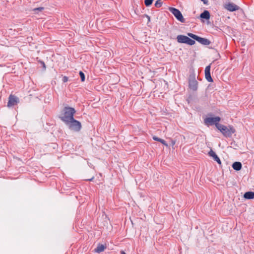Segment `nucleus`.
I'll return each instance as SVG.
<instances>
[{
	"instance_id": "b1692460",
	"label": "nucleus",
	"mask_w": 254,
	"mask_h": 254,
	"mask_svg": "<svg viewBox=\"0 0 254 254\" xmlns=\"http://www.w3.org/2000/svg\"><path fill=\"white\" fill-rule=\"evenodd\" d=\"M160 140H161V141H160V142H161V143H162L163 145H165L166 146H168V144L166 143L165 140H164L163 139H161Z\"/></svg>"
},
{
	"instance_id": "393cba45",
	"label": "nucleus",
	"mask_w": 254,
	"mask_h": 254,
	"mask_svg": "<svg viewBox=\"0 0 254 254\" xmlns=\"http://www.w3.org/2000/svg\"><path fill=\"white\" fill-rule=\"evenodd\" d=\"M68 78L67 76H65L63 78V81L64 82H66L68 81Z\"/></svg>"
},
{
	"instance_id": "0eeeda50",
	"label": "nucleus",
	"mask_w": 254,
	"mask_h": 254,
	"mask_svg": "<svg viewBox=\"0 0 254 254\" xmlns=\"http://www.w3.org/2000/svg\"><path fill=\"white\" fill-rule=\"evenodd\" d=\"M19 102V98L16 96L10 95L8 98L7 107H11L16 105Z\"/></svg>"
},
{
	"instance_id": "7ed1b4c3",
	"label": "nucleus",
	"mask_w": 254,
	"mask_h": 254,
	"mask_svg": "<svg viewBox=\"0 0 254 254\" xmlns=\"http://www.w3.org/2000/svg\"><path fill=\"white\" fill-rule=\"evenodd\" d=\"M217 129H219L225 137H230L232 136V134L235 132V128L231 126L227 127L220 124L218 125Z\"/></svg>"
},
{
	"instance_id": "20e7f679",
	"label": "nucleus",
	"mask_w": 254,
	"mask_h": 254,
	"mask_svg": "<svg viewBox=\"0 0 254 254\" xmlns=\"http://www.w3.org/2000/svg\"><path fill=\"white\" fill-rule=\"evenodd\" d=\"M65 124L68 126L70 129L75 131H79L81 128V123L74 118L73 120H70V122L66 123Z\"/></svg>"
},
{
	"instance_id": "f3484780",
	"label": "nucleus",
	"mask_w": 254,
	"mask_h": 254,
	"mask_svg": "<svg viewBox=\"0 0 254 254\" xmlns=\"http://www.w3.org/2000/svg\"><path fill=\"white\" fill-rule=\"evenodd\" d=\"M186 44L191 46L195 44V41L188 37Z\"/></svg>"
},
{
	"instance_id": "39448f33",
	"label": "nucleus",
	"mask_w": 254,
	"mask_h": 254,
	"mask_svg": "<svg viewBox=\"0 0 254 254\" xmlns=\"http://www.w3.org/2000/svg\"><path fill=\"white\" fill-rule=\"evenodd\" d=\"M169 10L173 14L176 19L180 22L184 23L185 22V19L184 18L181 11L174 7H169Z\"/></svg>"
},
{
	"instance_id": "412c9836",
	"label": "nucleus",
	"mask_w": 254,
	"mask_h": 254,
	"mask_svg": "<svg viewBox=\"0 0 254 254\" xmlns=\"http://www.w3.org/2000/svg\"><path fill=\"white\" fill-rule=\"evenodd\" d=\"M79 75H80V77L81 78V81H84L85 77V75H84V73L82 71H80L79 72Z\"/></svg>"
},
{
	"instance_id": "c85d7f7f",
	"label": "nucleus",
	"mask_w": 254,
	"mask_h": 254,
	"mask_svg": "<svg viewBox=\"0 0 254 254\" xmlns=\"http://www.w3.org/2000/svg\"><path fill=\"white\" fill-rule=\"evenodd\" d=\"M120 254H126V253L123 251H121Z\"/></svg>"
},
{
	"instance_id": "cd10ccee",
	"label": "nucleus",
	"mask_w": 254,
	"mask_h": 254,
	"mask_svg": "<svg viewBox=\"0 0 254 254\" xmlns=\"http://www.w3.org/2000/svg\"><path fill=\"white\" fill-rule=\"evenodd\" d=\"M146 17L148 18V21H150V17L148 15H146Z\"/></svg>"
},
{
	"instance_id": "f257e3e1",
	"label": "nucleus",
	"mask_w": 254,
	"mask_h": 254,
	"mask_svg": "<svg viewBox=\"0 0 254 254\" xmlns=\"http://www.w3.org/2000/svg\"><path fill=\"white\" fill-rule=\"evenodd\" d=\"M75 112V110L73 108L65 107L63 110V113L60 118L65 124L70 122V120H73V116Z\"/></svg>"
},
{
	"instance_id": "4be33fe9",
	"label": "nucleus",
	"mask_w": 254,
	"mask_h": 254,
	"mask_svg": "<svg viewBox=\"0 0 254 254\" xmlns=\"http://www.w3.org/2000/svg\"><path fill=\"white\" fill-rule=\"evenodd\" d=\"M44 9V7H39L37 8H35L33 9V11L36 12L37 11H41Z\"/></svg>"
},
{
	"instance_id": "423d86ee",
	"label": "nucleus",
	"mask_w": 254,
	"mask_h": 254,
	"mask_svg": "<svg viewBox=\"0 0 254 254\" xmlns=\"http://www.w3.org/2000/svg\"><path fill=\"white\" fill-rule=\"evenodd\" d=\"M221 118L219 117H207L204 120V123L207 125H215L217 128L218 127V125H220L219 122Z\"/></svg>"
},
{
	"instance_id": "ddd939ff",
	"label": "nucleus",
	"mask_w": 254,
	"mask_h": 254,
	"mask_svg": "<svg viewBox=\"0 0 254 254\" xmlns=\"http://www.w3.org/2000/svg\"><path fill=\"white\" fill-rule=\"evenodd\" d=\"M245 198L247 199H251L254 198V192L248 191L245 193L244 195Z\"/></svg>"
},
{
	"instance_id": "9b49d317",
	"label": "nucleus",
	"mask_w": 254,
	"mask_h": 254,
	"mask_svg": "<svg viewBox=\"0 0 254 254\" xmlns=\"http://www.w3.org/2000/svg\"><path fill=\"white\" fill-rule=\"evenodd\" d=\"M188 39V37L183 35H179L177 37V41L179 43L186 44Z\"/></svg>"
},
{
	"instance_id": "c756f323",
	"label": "nucleus",
	"mask_w": 254,
	"mask_h": 254,
	"mask_svg": "<svg viewBox=\"0 0 254 254\" xmlns=\"http://www.w3.org/2000/svg\"><path fill=\"white\" fill-rule=\"evenodd\" d=\"M94 179V177H93L92 178L90 179H88L87 180V181H92Z\"/></svg>"
},
{
	"instance_id": "a878e982",
	"label": "nucleus",
	"mask_w": 254,
	"mask_h": 254,
	"mask_svg": "<svg viewBox=\"0 0 254 254\" xmlns=\"http://www.w3.org/2000/svg\"><path fill=\"white\" fill-rule=\"evenodd\" d=\"M201 1H202L203 3L205 5H207L208 4V0H200Z\"/></svg>"
},
{
	"instance_id": "6e6552de",
	"label": "nucleus",
	"mask_w": 254,
	"mask_h": 254,
	"mask_svg": "<svg viewBox=\"0 0 254 254\" xmlns=\"http://www.w3.org/2000/svg\"><path fill=\"white\" fill-rule=\"evenodd\" d=\"M224 8L227 10L233 12L238 10L239 6L232 2H228L224 5Z\"/></svg>"
},
{
	"instance_id": "f03ea898",
	"label": "nucleus",
	"mask_w": 254,
	"mask_h": 254,
	"mask_svg": "<svg viewBox=\"0 0 254 254\" xmlns=\"http://www.w3.org/2000/svg\"><path fill=\"white\" fill-rule=\"evenodd\" d=\"M189 89L192 91H196L198 87V82L196 79V74L194 69H190L188 76Z\"/></svg>"
},
{
	"instance_id": "1a4fd4ad",
	"label": "nucleus",
	"mask_w": 254,
	"mask_h": 254,
	"mask_svg": "<svg viewBox=\"0 0 254 254\" xmlns=\"http://www.w3.org/2000/svg\"><path fill=\"white\" fill-rule=\"evenodd\" d=\"M210 64L207 65L205 68V77L206 79L210 82H213V79L210 74Z\"/></svg>"
},
{
	"instance_id": "bb28decb",
	"label": "nucleus",
	"mask_w": 254,
	"mask_h": 254,
	"mask_svg": "<svg viewBox=\"0 0 254 254\" xmlns=\"http://www.w3.org/2000/svg\"><path fill=\"white\" fill-rule=\"evenodd\" d=\"M171 142L172 145L174 146L175 144V143H176V141L173 140V139H171Z\"/></svg>"
},
{
	"instance_id": "6ab92c4d",
	"label": "nucleus",
	"mask_w": 254,
	"mask_h": 254,
	"mask_svg": "<svg viewBox=\"0 0 254 254\" xmlns=\"http://www.w3.org/2000/svg\"><path fill=\"white\" fill-rule=\"evenodd\" d=\"M162 5V2L161 0H157L155 3V6L156 7H160Z\"/></svg>"
},
{
	"instance_id": "2eb2a0df",
	"label": "nucleus",
	"mask_w": 254,
	"mask_h": 254,
	"mask_svg": "<svg viewBox=\"0 0 254 254\" xmlns=\"http://www.w3.org/2000/svg\"><path fill=\"white\" fill-rule=\"evenodd\" d=\"M106 247L104 245L102 244H99L97 246V247L95 249V252L97 253H100L102 252H103L105 249H106Z\"/></svg>"
},
{
	"instance_id": "aec40b11",
	"label": "nucleus",
	"mask_w": 254,
	"mask_h": 254,
	"mask_svg": "<svg viewBox=\"0 0 254 254\" xmlns=\"http://www.w3.org/2000/svg\"><path fill=\"white\" fill-rule=\"evenodd\" d=\"M153 0H144V4L146 6H149L153 2Z\"/></svg>"
},
{
	"instance_id": "9d476101",
	"label": "nucleus",
	"mask_w": 254,
	"mask_h": 254,
	"mask_svg": "<svg viewBox=\"0 0 254 254\" xmlns=\"http://www.w3.org/2000/svg\"><path fill=\"white\" fill-rule=\"evenodd\" d=\"M208 154L210 156L212 157L213 159L216 161L219 164H221V160L220 158L218 157V156L216 155L215 152L213 151L212 150H211L209 152Z\"/></svg>"
},
{
	"instance_id": "4468645a",
	"label": "nucleus",
	"mask_w": 254,
	"mask_h": 254,
	"mask_svg": "<svg viewBox=\"0 0 254 254\" xmlns=\"http://www.w3.org/2000/svg\"><path fill=\"white\" fill-rule=\"evenodd\" d=\"M242 167V164L240 162H235L232 164L233 168L236 171H239Z\"/></svg>"
},
{
	"instance_id": "a211bd4d",
	"label": "nucleus",
	"mask_w": 254,
	"mask_h": 254,
	"mask_svg": "<svg viewBox=\"0 0 254 254\" xmlns=\"http://www.w3.org/2000/svg\"><path fill=\"white\" fill-rule=\"evenodd\" d=\"M188 35L189 37H190L192 38V39H193L194 40H196V41H197V38H198V36H197V35H195V34H192V33H188Z\"/></svg>"
},
{
	"instance_id": "f8f14e48",
	"label": "nucleus",
	"mask_w": 254,
	"mask_h": 254,
	"mask_svg": "<svg viewBox=\"0 0 254 254\" xmlns=\"http://www.w3.org/2000/svg\"><path fill=\"white\" fill-rule=\"evenodd\" d=\"M197 41L203 45H209L211 43V42L208 39L199 36L197 38Z\"/></svg>"
},
{
	"instance_id": "5701e85b",
	"label": "nucleus",
	"mask_w": 254,
	"mask_h": 254,
	"mask_svg": "<svg viewBox=\"0 0 254 254\" xmlns=\"http://www.w3.org/2000/svg\"><path fill=\"white\" fill-rule=\"evenodd\" d=\"M152 138H153V139L154 140H155V141H158V142L161 141L160 140H161V138H159V137H157L156 136H153Z\"/></svg>"
},
{
	"instance_id": "dca6fc26",
	"label": "nucleus",
	"mask_w": 254,
	"mask_h": 254,
	"mask_svg": "<svg viewBox=\"0 0 254 254\" xmlns=\"http://www.w3.org/2000/svg\"><path fill=\"white\" fill-rule=\"evenodd\" d=\"M200 17L203 19H209L210 18L209 12L207 10H204L200 14Z\"/></svg>"
}]
</instances>
